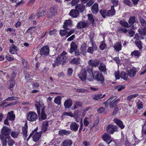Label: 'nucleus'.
Segmentation results:
<instances>
[{
  "label": "nucleus",
  "mask_w": 146,
  "mask_h": 146,
  "mask_svg": "<svg viewBox=\"0 0 146 146\" xmlns=\"http://www.w3.org/2000/svg\"><path fill=\"white\" fill-rule=\"evenodd\" d=\"M128 74H126L124 72H122L121 73L120 76L121 78L125 80H127L128 79Z\"/></svg>",
  "instance_id": "4c0bfd02"
},
{
  "label": "nucleus",
  "mask_w": 146,
  "mask_h": 146,
  "mask_svg": "<svg viewBox=\"0 0 146 146\" xmlns=\"http://www.w3.org/2000/svg\"><path fill=\"white\" fill-rule=\"evenodd\" d=\"M98 68L100 71L103 72L105 74L107 73L106 65L102 63L100 64Z\"/></svg>",
  "instance_id": "6ab92c4d"
},
{
  "label": "nucleus",
  "mask_w": 146,
  "mask_h": 146,
  "mask_svg": "<svg viewBox=\"0 0 146 146\" xmlns=\"http://www.w3.org/2000/svg\"><path fill=\"white\" fill-rule=\"evenodd\" d=\"M120 24L123 26L128 28L129 27V26L128 23L124 21H120Z\"/></svg>",
  "instance_id": "6e6d98bb"
},
{
  "label": "nucleus",
  "mask_w": 146,
  "mask_h": 146,
  "mask_svg": "<svg viewBox=\"0 0 146 146\" xmlns=\"http://www.w3.org/2000/svg\"><path fill=\"white\" fill-rule=\"evenodd\" d=\"M36 130L35 129L32 133L33 139L34 141L36 142L38 141L40 138L42 133V131H40L39 132H36Z\"/></svg>",
  "instance_id": "423d86ee"
},
{
  "label": "nucleus",
  "mask_w": 146,
  "mask_h": 146,
  "mask_svg": "<svg viewBox=\"0 0 146 146\" xmlns=\"http://www.w3.org/2000/svg\"><path fill=\"white\" fill-rule=\"evenodd\" d=\"M79 125L75 122H72L70 125V129L73 131H76L78 129Z\"/></svg>",
  "instance_id": "4468645a"
},
{
  "label": "nucleus",
  "mask_w": 146,
  "mask_h": 146,
  "mask_svg": "<svg viewBox=\"0 0 146 146\" xmlns=\"http://www.w3.org/2000/svg\"><path fill=\"white\" fill-rule=\"evenodd\" d=\"M55 10L54 7L50 8L48 12V16L51 17L54 15Z\"/></svg>",
  "instance_id": "c756f323"
},
{
  "label": "nucleus",
  "mask_w": 146,
  "mask_h": 146,
  "mask_svg": "<svg viewBox=\"0 0 146 146\" xmlns=\"http://www.w3.org/2000/svg\"><path fill=\"white\" fill-rule=\"evenodd\" d=\"M115 10L114 7L112 6L110 10H108L107 12V15L109 16H111L115 14Z\"/></svg>",
  "instance_id": "c85d7f7f"
},
{
  "label": "nucleus",
  "mask_w": 146,
  "mask_h": 146,
  "mask_svg": "<svg viewBox=\"0 0 146 146\" xmlns=\"http://www.w3.org/2000/svg\"><path fill=\"white\" fill-rule=\"evenodd\" d=\"M138 96V94H135L130 95L128 96L127 98V100L128 101H130L133 98H135Z\"/></svg>",
  "instance_id": "37998d69"
},
{
  "label": "nucleus",
  "mask_w": 146,
  "mask_h": 146,
  "mask_svg": "<svg viewBox=\"0 0 146 146\" xmlns=\"http://www.w3.org/2000/svg\"><path fill=\"white\" fill-rule=\"evenodd\" d=\"M137 108L139 110L142 109L143 108V104L142 102H138L137 103Z\"/></svg>",
  "instance_id": "5fc2aeb1"
},
{
  "label": "nucleus",
  "mask_w": 146,
  "mask_h": 146,
  "mask_svg": "<svg viewBox=\"0 0 146 146\" xmlns=\"http://www.w3.org/2000/svg\"><path fill=\"white\" fill-rule=\"evenodd\" d=\"M104 107H102L98 109L97 111L99 113H102V112L104 111Z\"/></svg>",
  "instance_id": "338daca9"
},
{
  "label": "nucleus",
  "mask_w": 146,
  "mask_h": 146,
  "mask_svg": "<svg viewBox=\"0 0 146 146\" xmlns=\"http://www.w3.org/2000/svg\"><path fill=\"white\" fill-rule=\"evenodd\" d=\"M80 63V58H74L71 61V63L73 64H78Z\"/></svg>",
  "instance_id": "a19ab883"
},
{
  "label": "nucleus",
  "mask_w": 146,
  "mask_h": 146,
  "mask_svg": "<svg viewBox=\"0 0 146 146\" xmlns=\"http://www.w3.org/2000/svg\"><path fill=\"white\" fill-rule=\"evenodd\" d=\"M88 25V23L85 22H80L77 25L78 28H83L86 27Z\"/></svg>",
  "instance_id": "a878e982"
},
{
  "label": "nucleus",
  "mask_w": 146,
  "mask_h": 146,
  "mask_svg": "<svg viewBox=\"0 0 146 146\" xmlns=\"http://www.w3.org/2000/svg\"><path fill=\"white\" fill-rule=\"evenodd\" d=\"M73 143L72 141L71 140H66L62 142V146H71Z\"/></svg>",
  "instance_id": "b1692460"
},
{
  "label": "nucleus",
  "mask_w": 146,
  "mask_h": 146,
  "mask_svg": "<svg viewBox=\"0 0 146 146\" xmlns=\"http://www.w3.org/2000/svg\"><path fill=\"white\" fill-rule=\"evenodd\" d=\"M114 75L116 79H119L120 78V76L119 75V72L118 71L115 72Z\"/></svg>",
  "instance_id": "e2e57ef3"
},
{
  "label": "nucleus",
  "mask_w": 146,
  "mask_h": 146,
  "mask_svg": "<svg viewBox=\"0 0 146 146\" xmlns=\"http://www.w3.org/2000/svg\"><path fill=\"white\" fill-rule=\"evenodd\" d=\"M105 96V94H104L103 96H102V94H97L95 95L93 97V99H94L98 100L100 99L103 98Z\"/></svg>",
  "instance_id": "c9c22d12"
},
{
  "label": "nucleus",
  "mask_w": 146,
  "mask_h": 146,
  "mask_svg": "<svg viewBox=\"0 0 146 146\" xmlns=\"http://www.w3.org/2000/svg\"><path fill=\"white\" fill-rule=\"evenodd\" d=\"M12 137L14 138H17L18 136L19 133L17 132L12 131L11 133Z\"/></svg>",
  "instance_id": "3c124183"
},
{
  "label": "nucleus",
  "mask_w": 146,
  "mask_h": 146,
  "mask_svg": "<svg viewBox=\"0 0 146 146\" xmlns=\"http://www.w3.org/2000/svg\"><path fill=\"white\" fill-rule=\"evenodd\" d=\"M136 72V69L132 68L127 70L128 75L131 77H133L135 75Z\"/></svg>",
  "instance_id": "412c9836"
},
{
  "label": "nucleus",
  "mask_w": 146,
  "mask_h": 146,
  "mask_svg": "<svg viewBox=\"0 0 146 146\" xmlns=\"http://www.w3.org/2000/svg\"><path fill=\"white\" fill-rule=\"evenodd\" d=\"M56 32V29H53L50 31L49 32V34L50 36H52L55 34Z\"/></svg>",
  "instance_id": "69168bd1"
},
{
  "label": "nucleus",
  "mask_w": 146,
  "mask_h": 146,
  "mask_svg": "<svg viewBox=\"0 0 146 146\" xmlns=\"http://www.w3.org/2000/svg\"><path fill=\"white\" fill-rule=\"evenodd\" d=\"M113 48L117 52H119L121 49V44L119 42H117L114 44Z\"/></svg>",
  "instance_id": "393cba45"
},
{
  "label": "nucleus",
  "mask_w": 146,
  "mask_h": 146,
  "mask_svg": "<svg viewBox=\"0 0 146 146\" xmlns=\"http://www.w3.org/2000/svg\"><path fill=\"white\" fill-rule=\"evenodd\" d=\"M98 4L96 3H95L91 7L92 11L94 14H96L98 11Z\"/></svg>",
  "instance_id": "4be33fe9"
},
{
  "label": "nucleus",
  "mask_w": 146,
  "mask_h": 146,
  "mask_svg": "<svg viewBox=\"0 0 146 146\" xmlns=\"http://www.w3.org/2000/svg\"><path fill=\"white\" fill-rule=\"evenodd\" d=\"M45 11V10L42 7L39 9L37 13L38 17L44 15Z\"/></svg>",
  "instance_id": "cd10ccee"
},
{
  "label": "nucleus",
  "mask_w": 146,
  "mask_h": 146,
  "mask_svg": "<svg viewBox=\"0 0 146 146\" xmlns=\"http://www.w3.org/2000/svg\"><path fill=\"white\" fill-rule=\"evenodd\" d=\"M68 29H65V30H61L60 31V35L62 36H64L65 35H67L68 33V31H66Z\"/></svg>",
  "instance_id": "a18cd8bd"
},
{
  "label": "nucleus",
  "mask_w": 146,
  "mask_h": 146,
  "mask_svg": "<svg viewBox=\"0 0 146 146\" xmlns=\"http://www.w3.org/2000/svg\"><path fill=\"white\" fill-rule=\"evenodd\" d=\"M116 96H113L109 99L107 100V102L109 103V106L110 108H113L115 107L120 101L119 99H118L114 101L116 99Z\"/></svg>",
  "instance_id": "39448f33"
},
{
  "label": "nucleus",
  "mask_w": 146,
  "mask_h": 146,
  "mask_svg": "<svg viewBox=\"0 0 146 146\" xmlns=\"http://www.w3.org/2000/svg\"><path fill=\"white\" fill-rule=\"evenodd\" d=\"M71 131L69 130L66 131L65 130H62L60 131L59 133L60 135H67L70 133Z\"/></svg>",
  "instance_id": "72a5a7b5"
},
{
  "label": "nucleus",
  "mask_w": 146,
  "mask_h": 146,
  "mask_svg": "<svg viewBox=\"0 0 146 146\" xmlns=\"http://www.w3.org/2000/svg\"><path fill=\"white\" fill-rule=\"evenodd\" d=\"M102 138L108 144H109L112 140L111 137L107 133H105L103 135Z\"/></svg>",
  "instance_id": "ddd939ff"
},
{
  "label": "nucleus",
  "mask_w": 146,
  "mask_h": 146,
  "mask_svg": "<svg viewBox=\"0 0 146 146\" xmlns=\"http://www.w3.org/2000/svg\"><path fill=\"white\" fill-rule=\"evenodd\" d=\"M49 52V49L48 46H45L42 48L40 51L41 55L45 56L48 55Z\"/></svg>",
  "instance_id": "6e6552de"
},
{
  "label": "nucleus",
  "mask_w": 146,
  "mask_h": 146,
  "mask_svg": "<svg viewBox=\"0 0 146 146\" xmlns=\"http://www.w3.org/2000/svg\"><path fill=\"white\" fill-rule=\"evenodd\" d=\"M88 64L92 67H96L99 65L100 61L99 60L95 59L94 60H90L88 61Z\"/></svg>",
  "instance_id": "9d476101"
},
{
  "label": "nucleus",
  "mask_w": 146,
  "mask_h": 146,
  "mask_svg": "<svg viewBox=\"0 0 146 146\" xmlns=\"http://www.w3.org/2000/svg\"><path fill=\"white\" fill-rule=\"evenodd\" d=\"M100 12L104 18L107 15V12L104 9L100 10Z\"/></svg>",
  "instance_id": "09e8293b"
},
{
  "label": "nucleus",
  "mask_w": 146,
  "mask_h": 146,
  "mask_svg": "<svg viewBox=\"0 0 146 146\" xmlns=\"http://www.w3.org/2000/svg\"><path fill=\"white\" fill-rule=\"evenodd\" d=\"M67 53L64 51H63L56 58V60L52 63L53 67L56 66H58L61 64H63L66 59V55Z\"/></svg>",
  "instance_id": "f03ea898"
},
{
  "label": "nucleus",
  "mask_w": 146,
  "mask_h": 146,
  "mask_svg": "<svg viewBox=\"0 0 146 146\" xmlns=\"http://www.w3.org/2000/svg\"><path fill=\"white\" fill-rule=\"evenodd\" d=\"M8 143L9 146H13L15 144V142L13 139H10L8 140Z\"/></svg>",
  "instance_id": "4d7b16f0"
},
{
  "label": "nucleus",
  "mask_w": 146,
  "mask_h": 146,
  "mask_svg": "<svg viewBox=\"0 0 146 146\" xmlns=\"http://www.w3.org/2000/svg\"><path fill=\"white\" fill-rule=\"evenodd\" d=\"M140 53L137 50H134L131 53V55L132 56H134L137 57H139L140 56Z\"/></svg>",
  "instance_id": "49530a36"
},
{
  "label": "nucleus",
  "mask_w": 146,
  "mask_h": 146,
  "mask_svg": "<svg viewBox=\"0 0 146 146\" xmlns=\"http://www.w3.org/2000/svg\"><path fill=\"white\" fill-rule=\"evenodd\" d=\"M135 43L140 50H141L142 48V46L141 45V42L140 40H138L135 41Z\"/></svg>",
  "instance_id": "8fccbe9b"
},
{
  "label": "nucleus",
  "mask_w": 146,
  "mask_h": 146,
  "mask_svg": "<svg viewBox=\"0 0 146 146\" xmlns=\"http://www.w3.org/2000/svg\"><path fill=\"white\" fill-rule=\"evenodd\" d=\"M22 61L23 62V65L24 67L25 68H28L29 67V65L27 64V61H26L24 59H23L22 60Z\"/></svg>",
  "instance_id": "680f3d73"
},
{
  "label": "nucleus",
  "mask_w": 146,
  "mask_h": 146,
  "mask_svg": "<svg viewBox=\"0 0 146 146\" xmlns=\"http://www.w3.org/2000/svg\"><path fill=\"white\" fill-rule=\"evenodd\" d=\"M125 88V86H123L119 85L115 87V88L118 91H120L123 89Z\"/></svg>",
  "instance_id": "13d9d810"
},
{
  "label": "nucleus",
  "mask_w": 146,
  "mask_h": 146,
  "mask_svg": "<svg viewBox=\"0 0 146 146\" xmlns=\"http://www.w3.org/2000/svg\"><path fill=\"white\" fill-rule=\"evenodd\" d=\"M69 15L73 18H76L79 16V12L76 9H72L70 12Z\"/></svg>",
  "instance_id": "f3484780"
},
{
  "label": "nucleus",
  "mask_w": 146,
  "mask_h": 146,
  "mask_svg": "<svg viewBox=\"0 0 146 146\" xmlns=\"http://www.w3.org/2000/svg\"><path fill=\"white\" fill-rule=\"evenodd\" d=\"M100 48L102 50H103L106 48L107 46L104 41H102L100 45Z\"/></svg>",
  "instance_id": "c03bdc74"
},
{
  "label": "nucleus",
  "mask_w": 146,
  "mask_h": 146,
  "mask_svg": "<svg viewBox=\"0 0 146 146\" xmlns=\"http://www.w3.org/2000/svg\"><path fill=\"white\" fill-rule=\"evenodd\" d=\"M15 115L13 114V111H11L8 113V115L7 117V119L9 120L13 121L14 120L15 118Z\"/></svg>",
  "instance_id": "bb28decb"
},
{
  "label": "nucleus",
  "mask_w": 146,
  "mask_h": 146,
  "mask_svg": "<svg viewBox=\"0 0 146 146\" xmlns=\"http://www.w3.org/2000/svg\"><path fill=\"white\" fill-rule=\"evenodd\" d=\"M32 86L33 88L37 89L39 86V84L36 82H34L33 83Z\"/></svg>",
  "instance_id": "0e129e2a"
},
{
  "label": "nucleus",
  "mask_w": 146,
  "mask_h": 146,
  "mask_svg": "<svg viewBox=\"0 0 146 146\" xmlns=\"http://www.w3.org/2000/svg\"><path fill=\"white\" fill-rule=\"evenodd\" d=\"M27 126L26 125L25 126L23 127L22 128V132L23 136H25V138H26L27 137Z\"/></svg>",
  "instance_id": "f704fd0d"
},
{
  "label": "nucleus",
  "mask_w": 146,
  "mask_h": 146,
  "mask_svg": "<svg viewBox=\"0 0 146 146\" xmlns=\"http://www.w3.org/2000/svg\"><path fill=\"white\" fill-rule=\"evenodd\" d=\"M93 69L92 68H88L87 71L89 74L87 75V79L89 81H92L93 79L102 83L104 80V77L102 73L98 71H94L93 72Z\"/></svg>",
  "instance_id": "f257e3e1"
},
{
  "label": "nucleus",
  "mask_w": 146,
  "mask_h": 146,
  "mask_svg": "<svg viewBox=\"0 0 146 146\" xmlns=\"http://www.w3.org/2000/svg\"><path fill=\"white\" fill-rule=\"evenodd\" d=\"M89 118L87 117H85L84 120V124L85 126H88L89 124V123L88 121V119Z\"/></svg>",
  "instance_id": "de8ad7c7"
},
{
  "label": "nucleus",
  "mask_w": 146,
  "mask_h": 146,
  "mask_svg": "<svg viewBox=\"0 0 146 146\" xmlns=\"http://www.w3.org/2000/svg\"><path fill=\"white\" fill-rule=\"evenodd\" d=\"M118 31L119 33H125L127 32V30L125 28L121 27L118 29Z\"/></svg>",
  "instance_id": "864d4df0"
},
{
  "label": "nucleus",
  "mask_w": 146,
  "mask_h": 146,
  "mask_svg": "<svg viewBox=\"0 0 146 146\" xmlns=\"http://www.w3.org/2000/svg\"><path fill=\"white\" fill-rule=\"evenodd\" d=\"M38 116L36 113L34 111H30L27 114V120L30 121H35L38 119Z\"/></svg>",
  "instance_id": "20e7f679"
},
{
  "label": "nucleus",
  "mask_w": 146,
  "mask_h": 146,
  "mask_svg": "<svg viewBox=\"0 0 146 146\" xmlns=\"http://www.w3.org/2000/svg\"><path fill=\"white\" fill-rule=\"evenodd\" d=\"M1 139L2 141L3 146H6L7 144L6 138L3 136L1 138Z\"/></svg>",
  "instance_id": "603ef678"
},
{
  "label": "nucleus",
  "mask_w": 146,
  "mask_h": 146,
  "mask_svg": "<svg viewBox=\"0 0 146 146\" xmlns=\"http://www.w3.org/2000/svg\"><path fill=\"white\" fill-rule=\"evenodd\" d=\"M118 128L116 125H109L106 127V130L108 133L113 134L114 131H116Z\"/></svg>",
  "instance_id": "1a4fd4ad"
},
{
  "label": "nucleus",
  "mask_w": 146,
  "mask_h": 146,
  "mask_svg": "<svg viewBox=\"0 0 146 146\" xmlns=\"http://www.w3.org/2000/svg\"><path fill=\"white\" fill-rule=\"evenodd\" d=\"M82 2L83 3H87L86 6L87 7L91 6L93 3L92 0H82Z\"/></svg>",
  "instance_id": "e433bc0d"
},
{
  "label": "nucleus",
  "mask_w": 146,
  "mask_h": 146,
  "mask_svg": "<svg viewBox=\"0 0 146 146\" xmlns=\"http://www.w3.org/2000/svg\"><path fill=\"white\" fill-rule=\"evenodd\" d=\"M35 107L37 110V113L39 116V119L40 120H44L47 118V115L44 111V108H42L41 113L40 116L39 115L40 114V109L41 106L38 102H36L35 105Z\"/></svg>",
  "instance_id": "7ed1b4c3"
},
{
  "label": "nucleus",
  "mask_w": 146,
  "mask_h": 146,
  "mask_svg": "<svg viewBox=\"0 0 146 146\" xmlns=\"http://www.w3.org/2000/svg\"><path fill=\"white\" fill-rule=\"evenodd\" d=\"M19 50L14 44H12L9 48V52L12 54H17V51Z\"/></svg>",
  "instance_id": "9b49d317"
},
{
  "label": "nucleus",
  "mask_w": 146,
  "mask_h": 146,
  "mask_svg": "<svg viewBox=\"0 0 146 146\" xmlns=\"http://www.w3.org/2000/svg\"><path fill=\"white\" fill-rule=\"evenodd\" d=\"M32 33V30L31 28L27 29L25 33V35L27 38H31Z\"/></svg>",
  "instance_id": "2f4dec72"
},
{
  "label": "nucleus",
  "mask_w": 146,
  "mask_h": 146,
  "mask_svg": "<svg viewBox=\"0 0 146 146\" xmlns=\"http://www.w3.org/2000/svg\"><path fill=\"white\" fill-rule=\"evenodd\" d=\"M5 58L6 60L9 61H12L14 60L13 58L11 57L9 55L6 56H5Z\"/></svg>",
  "instance_id": "bf43d9fd"
},
{
  "label": "nucleus",
  "mask_w": 146,
  "mask_h": 146,
  "mask_svg": "<svg viewBox=\"0 0 146 146\" xmlns=\"http://www.w3.org/2000/svg\"><path fill=\"white\" fill-rule=\"evenodd\" d=\"M48 125V123L47 122H44L42 123V130L44 132H46L47 129V126Z\"/></svg>",
  "instance_id": "ea45409f"
},
{
  "label": "nucleus",
  "mask_w": 146,
  "mask_h": 146,
  "mask_svg": "<svg viewBox=\"0 0 146 146\" xmlns=\"http://www.w3.org/2000/svg\"><path fill=\"white\" fill-rule=\"evenodd\" d=\"M72 68H69L67 70V74L68 75L70 76L72 74Z\"/></svg>",
  "instance_id": "774afa93"
},
{
  "label": "nucleus",
  "mask_w": 146,
  "mask_h": 146,
  "mask_svg": "<svg viewBox=\"0 0 146 146\" xmlns=\"http://www.w3.org/2000/svg\"><path fill=\"white\" fill-rule=\"evenodd\" d=\"M88 17L89 22L92 24L94 21V18L92 14H88Z\"/></svg>",
  "instance_id": "79ce46f5"
},
{
  "label": "nucleus",
  "mask_w": 146,
  "mask_h": 146,
  "mask_svg": "<svg viewBox=\"0 0 146 146\" xmlns=\"http://www.w3.org/2000/svg\"><path fill=\"white\" fill-rule=\"evenodd\" d=\"M135 17H131L130 18L128 22L129 24H132L135 22Z\"/></svg>",
  "instance_id": "052dcab7"
},
{
  "label": "nucleus",
  "mask_w": 146,
  "mask_h": 146,
  "mask_svg": "<svg viewBox=\"0 0 146 146\" xmlns=\"http://www.w3.org/2000/svg\"><path fill=\"white\" fill-rule=\"evenodd\" d=\"M85 9V6L83 4L77 5L76 7V9L80 12H82Z\"/></svg>",
  "instance_id": "5701e85b"
},
{
  "label": "nucleus",
  "mask_w": 146,
  "mask_h": 146,
  "mask_svg": "<svg viewBox=\"0 0 146 146\" xmlns=\"http://www.w3.org/2000/svg\"><path fill=\"white\" fill-rule=\"evenodd\" d=\"M10 129L6 126H4L1 130V133L3 135H8L10 134Z\"/></svg>",
  "instance_id": "f8f14e48"
},
{
  "label": "nucleus",
  "mask_w": 146,
  "mask_h": 146,
  "mask_svg": "<svg viewBox=\"0 0 146 146\" xmlns=\"http://www.w3.org/2000/svg\"><path fill=\"white\" fill-rule=\"evenodd\" d=\"M113 121L121 129H123L124 128L125 126L123 125V122L120 120L115 118Z\"/></svg>",
  "instance_id": "aec40b11"
},
{
  "label": "nucleus",
  "mask_w": 146,
  "mask_h": 146,
  "mask_svg": "<svg viewBox=\"0 0 146 146\" xmlns=\"http://www.w3.org/2000/svg\"><path fill=\"white\" fill-rule=\"evenodd\" d=\"M64 23V25L63 26L64 28L66 29H68L67 26L71 24L72 21L70 20H66Z\"/></svg>",
  "instance_id": "7c9ffc66"
},
{
  "label": "nucleus",
  "mask_w": 146,
  "mask_h": 146,
  "mask_svg": "<svg viewBox=\"0 0 146 146\" xmlns=\"http://www.w3.org/2000/svg\"><path fill=\"white\" fill-rule=\"evenodd\" d=\"M138 31L139 34L141 35L145 36L146 35V27L143 28L139 29Z\"/></svg>",
  "instance_id": "473e14b6"
},
{
  "label": "nucleus",
  "mask_w": 146,
  "mask_h": 146,
  "mask_svg": "<svg viewBox=\"0 0 146 146\" xmlns=\"http://www.w3.org/2000/svg\"><path fill=\"white\" fill-rule=\"evenodd\" d=\"M72 104L71 100L68 99L66 100L64 102V105L66 108L68 109L70 108Z\"/></svg>",
  "instance_id": "a211bd4d"
},
{
  "label": "nucleus",
  "mask_w": 146,
  "mask_h": 146,
  "mask_svg": "<svg viewBox=\"0 0 146 146\" xmlns=\"http://www.w3.org/2000/svg\"><path fill=\"white\" fill-rule=\"evenodd\" d=\"M61 97L60 96H58L55 98L54 100V102L57 104L58 105H60L61 104Z\"/></svg>",
  "instance_id": "58836bf2"
},
{
  "label": "nucleus",
  "mask_w": 146,
  "mask_h": 146,
  "mask_svg": "<svg viewBox=\"0 0 146 146\" xmlns=\"http://www.w3.org/2000/svg\"><path fill=\"white\" fill-rule=\"evenodd\" d=\"M89 68H88L87 70L83 69L81 70L80 74L78 75L79 78L82 81H84L86 78L87 79V75L89 74L87 71V69Z\"/></svg>",
  "instance_id": "0eeeda50"
},
{
  "label": "nucleus",
  "mask_w": 146,
  "mask_h": 146,
  "mask_svg": "<svg viewBox=\"0 0 146 146\" xmlns=\"http://www.w3.org/2000/svg\"><path fill=\"white\" fill-rule=\"evenodd\" d=\"M70 48L69 50V52L70 53H72L73 52L77 50V46L76 44L74 42H72L70 44Z\"/></svg>",
  "instance_id": "dca6fc26"
},
{
  "label": "nucleus",
  "mask_w": 146,
  "mask_h": 146,
  "mask_svg": "<svg viewBox=\"0 0 146 146\" xmlns=\"http://www.w3.org/2000/svg\"><path fill=\"white\" fill-rule=\"evenodd\" d=\"M92 46L89 47L87 49V52L90 54H93L94 50H97L96 45L95 44H94L92 41Z\"/></svg>",
  "instance_id": "2eb2a0df"
}]
</instances>
